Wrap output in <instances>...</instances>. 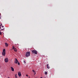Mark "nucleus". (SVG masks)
<instances>
[{
    "label": "nucleus",
    "mask_w": 78,
    "mask_h": 78,
    "mask_svg": "<svg viewBox=\"0 0 78 78\" xmlns=\"http://www.w3.org/2000/svg\"><path fill=\"white\" fill-rule=\"evenodd\" d=\"M2 55L3 56H5V55H6V50H5V49H4L3 51V52L2 53Z\"/></svg>",
    "instance_id": "f257e3e1"
},
{
    "label": "nucleus",
    "mask_w": 78,
    "mask_h": 78,
    "mask_svg": "<svg viewBox=\"0 0 78 78\" xmlns=\"http://www.w3.org/2000/svg\"><path fill=\"white\" fill-rule=\"evenodd\" d=\"M32 52L35 55H37V51L35 50H32Z\"/></svg>",
    "instance_id": "f03ea898"
},
{
    "label": "nucleus",
    "mask_w": 78,
    "mask_h": 78,
    "mask_svg": "<svg viewBox=\"0 0 78 78\" xmlns=\"http://www.w3.org/2000/svg\"><path fill=\"white\" fill-rule=\"evenodd\" d=\"M30 56V52L29 51L27 52L26 55V57H28V56Z\"/></svg>",
    "instance_id": "7ed1b4c3"
},
{
    "label": "nucleus",
    "mask_w": 78,
    "mask_h": 78,
    "mask_svg": "<svg viewBox=\"0 0 78 78\" xmlns=\"http://www.w3.org/2000/svg\"><path fill=\"white\" fill-rule=\"evenodd\" d=\"M14 62L15 64H17L18 63V60H17V59L16 58L15 59Z\"/></svg>",
    "instance_id": "20e7f679"
},
{
    "label": "nucleus",
    "mask_w": 78,
    "mask_h": 78,
    "mask_svg": "<svg viewBox=\"0 0 78 78\" xmlns=\"http://www.w3.org/2000/svg\"><path fill=\"white\" fill-rule=\"evenodd\" d=\"M5 62H8V58H5Z\"/></svg>",
    "instance_id": "39448f33"
},
{
    "label": "nucleus",
    "mask_w": 78,
    "mask_h": 78,
    "mask_svg": "<svg viewBox=\"0 0 78 78\" xmlns=\"http://www.w3.org/2000/svg\"><path fill=\"white\" fill-rule=\"evenodd\" d=\"M13 49L14 50V51H17V49L16 48L13 47Z\"/></svg>",
    "instance_id": "423d86ee"
},
{
    "label": "nucleus",
    "mask_w": 78,
    "mask_h": 78,
    "mask_svg": "<svg viewBox=\"0 0 78 78\" xmlns=\"http://www.w3.org/2000/svg\"><path fill=\"white\" fill-rule=\"evenodd\" d=\"M18 75L19 76H21V73L20 72H19V73H18Z\"/></svg>",
    "instance_id": "0eeeda50"
},
{
    "label": "nucleus",
    "mask_w": 78,
    "mask_h": 78,
    "mask_svg": "<svg viewBox=\"0 0 78 78\" xmlns=\"http://www.w3.org/2000/svg\"><path fill=\"white\" fill-rule=\"evenodd\" d=\"M11 68L12 70V72H14V69L13 67H11Z\"/></svg>",
    "instance_id": "6e6552de"
},
{
    "label": "nucleus",
    "mask_w": 78,
    "mask_h": 78,
    "mask_svg": "<svg viewBox=\"0 0 78 78\" xmlns=\"http://www.w3.org/2000/svg\"><path fill=\"white\" fill-rule=\"evenodd\" d=\"M47 69H50V67L49 66V65L48 64L47 65Z\"/></svg>",
    "instance_id": "1a4fd4ad"
},
{
    "label": "nucleus",
    "mask_w": 78,
    "mask_h": 78,
    "mask_svg": "<svg viewBox=\"0 0 78 78\" xmlns=\"http://www.w3.org/2000/svg\"><path fill=\"white\" fill-rule=\"evenodd\" d=\"M5 45L6 46V47H8V43H5Z\"/></svg>",
    "instance_id": "9d476101"
},
{
    "label": "nucleus",
    "mask_w": 78,
    "mask_h": 78,
    "mask_svg": "<svg viewBox=\"0 0 78 78\" xmlns=\"http://www.w3.org/2000/svg\"><path fill=\"white\" fill-rule=\"evenodd\" d=\"M15 78H17V74L15 75Z\"/></svg>",
    "instance_id": "9b49d317"
},
{
    "label": "nucleus",
    "mask_w": 78,
    "mask_h": 78,
    "mask_svg": "<svg viewBox=\"0 0 78 78\" xmlns=\"http://www.w3.org/2000/svg\"><path fill=\"white\" fill-rule=\"evenodd\" d=\"M45 75H47V72H45Z\"/></svg>",
    "instance_id": "f8f14e48"
},
{
    "label": "nucleus",
    "mask_w": 78,
    "mask_h": 78,
    "mask_svg": "<svg viewBox=\"0 0 78 78\" xmlns=\"http://www.w3.org/2000/svg\"><path fill=\"white\" fill-rule=\"evenodd\" d=\"M4 29H5V28H4L3 29H1V31H2V30H4Z\"/></svg>",
    "instance_id": "ddd939ff"
},
{
    "label": "nucleus",
    "mask_w": 78,
    "mask_h": 78,
    "mask_svg": "<svg viewBox=\"0 0 78 78\" xmlns=\"http://www.w3.org/2000/svg\"><path fill=\"white\" fill-rule=\"evenodd\" d=\"M33 72H34V73L35 72V71L34 70H33Z\"/></svg>",
    "instance_id": "4468645a"
},
{
    "label": "nucleus",
    "mask_w": 78,
    "mask_h": 78,
    "mask_svg": "<svg viewBox=\"0 0 78 78\" xmlns=\"http://www.w3.org/2000/svg\"><path fill=\"white\" fill-rule=\"evenodd\" d=\"M0 27H2V24H0Z\"/></svg>",
    "instance_id": "2eb2a0df"
},
{
    "label": "nucleus",
    "mask_w": 78,
    "mask_h": 78,
    "mask_svg": "<svg viewBox=\"0 0 78 78\" xmlns=\"http://www.w3.org/2000/svg\"><path fill=\"white\" fill-rule=\"evenodd\" d=\"M2 34V32L0 31V35H1Z\"/></svg>",
    "instance_id": "dca6fc26"
},
{
    "label": "nucleus",
    "mask_w": 78,
    "mask_h": 78,
    "mask_svg": "<svg viewBox=\"0 0 78 78\" xmlns=\"http://www.w3.org/2000/svg\"><path fill=\"white\" fill-rule=\"evenodd\" d=\"M18 65H20V63H19V62H18Z\"/></svg>",
    "instance_id": "f3484780"
},
{
    "label": "nucleus",
    "mask_w": 78,
    "mask_h": 78,
    "mask_svg": "<svg viewBox=\"0 0 78 78\" xmlns=\"http://www.w3.org/2000/svg\"><path fill=\"white\" fill-rule=\"evenodd\" d=\"M34 75H36V72H35L34 73Z\"/></svg>",
    "instance_id": "a211bd4d"
},
{
    "label": "nucleus",
    "mask_w": 78,
    "mask_h": 78,
    "mask_svg": "<svg viewBox=\"0 0 78 78\" xmlns=\"http://www.w3.org/2000/svg\"><path fill=\"white\" fill-rule=\"evenodd\" d=\"M2 28H3V27H4V26H2Z\"/></svg>",
    "instance_id": "6ab92c4d"
},
{
    "label": "nucleus",
    "mask_w": 78,
    "mask_h": 78,
    "mask_svg": "<svg viewBox=\"0 0 78 78\" xmlns=\"http://www.w3.org/2000/svg\"><path fill=\"white\" fill-rule=\"evenodd\" d=\"M2 29V27H0V29Z\"/></svg>",
    "instance_id": "aec40b11"
},
{
    "label": "nucleus",
    "mask_w": 78,
    "mask_h": 78,
    "mask_svg": "<svg viewBox=\"0 0 78 78\" xmlns=\"http://www.w3.org/2000/svg\"><path fill=\"white\" fill-rule=\"evenodd\" d=\"M26 76H28V75H26Z\"/></svg>",
    "instance_id": "412c9836"
},
{
    "label": "nucleus",
    "mask_w": 78,
    "mask_h": 78,
    "mask_svg": "<svg viewBox=\"0 0 78 78\" xmlns=\"http://www.w3.org/2000/svg\"><path fill=\"white\" fill-rule=\"evenodd\" d=\"M8 78H10L9 77H8Z\"/></svg>",
    "instance_id": "4be33fe9"
},
{
    "label": "nucleus",
    "mask_w": 78,
    "mask_h": 78,
    "mask_svg": "<svg viewBox=\"0 0 78 78\" xmlns=\"http://www.w3.org/2000/svg\"><path fill=\"white\" fill-rule=\"evenodd\" d=\"M15 78H17V77H15Z\"/></svg>",
    "instance_id": "5701e85b"
},
{
    "label": "nucleus",
    "mask_w": 78,
    "mask_h": 78,
    "mask_svg": "<svg viewBox=\"0 0 78 78\" xmlns=\"http://www.w3.org/2000/svg\"><path fill=\"white\" fill-rule=\"evenodd\" d=\"M0 18H1L0 17Z\"/></svg>",
    "instance_id": "b1692460"
}]
</instances>
